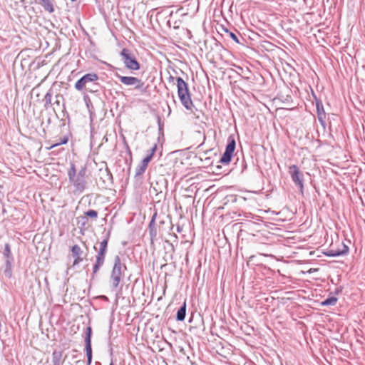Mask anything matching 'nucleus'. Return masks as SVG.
Instances as JSON below:
<instances>
[{
	"label": "nucleus",
	"mask_w": 365,
	"mask_h": 365,
	"mask_svg": "<svg viewBox=\"0 0 365 365\" xmlns=\"http://www.w3.org/2000/svg\"><path fill=\"white\" fill-rule=\"evenodd\" d=\"M51 100H52V92H51V90L50 89L45 95L44 96V98H43V101L45 102L44 103V108L46 109H48L51 106Z\"/></svg>",
	"instance_id": "20"
},
{
	"label": "nucleus",
	"mask_w": 365,
	"mask_h": 365,
	"mask_svg": "<svg viewBox=\"0 0 365 365\" xmlns=\"http://www.w3.org/2000/svg\"><path fill=\"white\" fill-rule=\"evenodd\" d=\"M165 242L168 243L170 247L173 252H175V247L173 243L170 242L169 240H165Z\"/></svg>",
	"instance_id": "29"
},
{
	"label": "nucleus",
	"mask_w": 365,
	"mask_h": 365,
	"mask_svg": "<svg viewBox=\"0 0 365 365\" xmlns=\"http://www.w3.org/2000/svg\"><path fill=\"white\" fill-rule=\"evenodd\" d=\"M349 252V247L344 242H341L339 247H330L326 252L325 255L329 257H338L341 255H346Z\"/></svg>",
	"instance_id": "12"
},
{
	"label": "nucleus",
	"mask_w": 365,
	"mask_h": 365,
	"mask_svg": "<svg viewBox=\"0 0 365 365\" xmlns=\"http://www.w3.org/2000/svg\"><path fill=\"white\" fill-rule=\"evenodd\" d=\"M105 173L108 178V180L112 181L113 180V175H112L111 172L110 171V170L108 168H106L105 170Z\"/></svg>",
	"instance_id": "27"
},
{
	"label": "nucleus",
	"mask_w": 365,
	"mask_h": 365,
	"mask_svg": "<svg viewBox=\"0 0 365 365\" xmlns=\"http://www.w3.org/2000/svg\"><path fill=\"white\" fill-rule=\"evenodd\" d=\"M337 302V298L335 297H329L321 302L322 306H334Z\"/></svg>",
	"instance_id": "21"
},
{
	"label": "nucleus",
	"mask_w": 365,
	"mask_h": 365,
	"mask_svg": "<svg viewBox=\"0 0 365 365\" xmlns=\"http://www.w3.org/2000/svg\"><path fill=\"white\" fill-rule=\"evenodd\" d=\"M186 316V301L183 302L182 306L180 307V309L177 312L176 314V319L178 321H183Z\"/></svg>",
	"instance_id": "18"
},
{
	"label": "nucleus",
	"mask_w": 365,
	"mask_h": 365,
	"mask_svg": "<svg viewBox=\"0 0 365 365\" xmlns=\"http://www.w3.org/2000/svg\"><path fill=\"white\" fill-rule=\"evenodd\" d=\"M110 238V232L106 234L105 239L100 242V247L96 256V262L93 267V275L98 272L103 265L107 253L108 243Z\"/></svg>",
	"instance_id": "5"
},
{
	"label": "nucleus",
	"mask_w": 365,
	"mask_h": 365,
	"mask_svg": "<svg viewBox=\"0 0 365 365\" xmlns=\"http://www.w3.org/2000/svg\"><path fill=\"white\" fill-rule=\"evenodd\" d=\"M38 3L49 14H52L55 11L54 0H38Z\"/></svg>",
	"instance_id": "15"
},
{
	"label": "nucleus",
	"mask_w": 365,
	"mask_h": 365,
	"mask_svg": "<svg viewBox=\"0 0 365 365\" xmlns=\"http://www.w3.org/2000/svg\"><path fill=\"white\" fill-rule=\"evenodd\" d=\"M85 217L83 219H86V217H91L93 220H96L98 217V212L94 210H89L85 212Z\"/></svg>",
	"instance_id": "23"
},
{
	"label": "nucleus",
	"mask_w": 365,
	"mask_h": 365,
	"mask_svg": "<svg viewBox=\"0 0 365 365\" xmlns=\"http://www.w3.org/2000/svg\"><path fill=\"white\" fill-rule=\"evenodd\" d=\"M289 174L294 183L297 186L301 192L303 193L304 190V175L299 170V168L296 165H292L289 167Z\"/></svg>",
	"instance_id": "8"
},
{
	"label": "nucleus",
	"mask_w": 365,
	"mask_h": 365,
	"mask_svg": "<svg viewBox=\"0 0 365 365\" xmlns=\"http://www.w3.org/2000/svg\"><path fill=\"white\" fill-rule=\"evenodd\" d=\"M177 232H181L182 231V227L180 225H177Z\"/></svg>",
	"instance_id": "30"
},
{
	"label": "nucleus",
	"mask_w": 365,
	"mask_h": 365,
	"mask_svg": "<svg viewBox=\"0 0 365 365\" xmlns=\"http://www.w3.org/2000/svg\"><path fill=\"white\" fill-rule=\"evenodd\" d=\"M125 270H126V266L121 262L119 255H115L110 276V283L112 291H117Z\"/></svg>",
	"instance_id": "4"
},
{
	"label": "nucleus",
	"mask_w": 365,
	"mask_h": 365,
	"mask_svg": "<svg viewBox=\"0 0 365 365\" xmlns=\"http://www.w3.org/2000/svg\"><path fill=\"white\" fill-rule=\"evenodd\" d=\"M87 88H92V83H89V84L87 85Z\"/></svg>",
	"instance_id": "31"
},
{
	"label": "nucleus",
	"mask_w": 365,
	"mask_h": 365,
	"mask_svg": "<svg viewBox=\"0 0 365 365\" xmlns=\"http://www.w3.org/2000/svg\"><path fill=\"white\" fill-rule=\"evenodd\" d=\"M157 216V213H154L153 215L151 220L149 223V233L150 236V239L153 241L157 236V230L155 227V217Z\"/></svg>",
	"instance_id": "16"
},
{
	"label": "nucleus",
	"mask_w": 365,
	"mask_h": 365,
	"mask_svg": "<svg viewBox=\"0 0 365 365\" xmlns=\"http://www.w3.org/2000/svg\"><path fill=\"white\" fill-rule=\"evenodd\" d=\"M110 365H114L113 362V361H111V362L110 363Z\"/></svg>",
	"instance_id": "35"
},
{
	"label": "nucleus",
	"mask_w": 365,
	"mask_h": 365,
	"mask_svg": "<svg viewBox=\"0 0 365 365\" xmlns=\"http://www.w3.org/2000/svg\"><path fill=\"white\" fill-rule=\"evenodd\" d=\"M153 157H152V154H148L142 160H141V163H143V165H146L148 167V163L150 162V160H152Z\"/></svg>",
	"instance_id": "24"
},
{
	"label": "nucleus",
	"mask_w": 365,
	"mask_h": 365,
	"mask_svg": "<svg viewBox=\"0 0 365 365\" xmlns=\"http://www.w3.org/2000/svg\"><path fill=\"white\" fill-rule=\"evenodd\" d=\"M236 143L233 138L231 136L228 138V143L225 148V151L222 154L219 163L223 165H228L233 155V153L235 150Z\"/></svg>",
	"instance_id": "9"
},
{
	"label": "nucleus",
	"mask_w": 365,
	"mask_h": 365,
	"mask_svg": "<svg viewBox=\"0 0 365 365\" xmlns=\"http://www.w3.org/2000/svg\"><path fill=\"white\" fill-rule=\"evenodd\" d=\"M127 148H128V150L129 153H130V154H131V151H130V148H129V147H128V145H127Z\"/></svg>",
	"instance_id": "33"
},
{
	"label": "nucleus",
	"mask_w": 365,
	"mask_h": 365,
	"mask_svg": "<svg viewBox=\"0 0 365 365\" xmlns=\"http://www.w3.org/2000/svg\"><path fill=\"white\" fill-rule=\"evenodd\" d=\"M175 79L177 82L178 95L181 103L187 110H192L193 103L191 99L188 84L181 77L176 78L172 76L169 77L170 82H173Z\"/></svg>",
	"instance_id": "2"
},
{
	"label": "nucleus",
	"mask_w": 365,
	"mask_h": 365,
	"mask_svg": "<svg viewBox=\"0 0 365 365\" xmlns=\"http://www.w3.org/2000/svg\"><path fill=\"white\" fill-rule=\"evenodd\" d=\"M68 141V135H65L63 136V138H61L60 139V141L58 143H56L53 145H51L49 148H48V149H52L55 147H57L60 145H63V144H66Z\"/></svg>",
	"instance_id": "22"
},
{
	"label": "nucleus",
	"mask_w": 365,
	"mask_h": 365,
	"mask_svg": "<svg viewBox=\"0 0 365 365\" xmlns=\"http://www.w3.org/2000/svg\"><path fill=\"white\" fill-rule=\"evenodd\" d=\"M92 329L87 327L85 331V349L87 357V365H91L92 362V347H91Z\"/></svg>",
	"instance_id": "10"
},
{
	"label": "nucleus",
	"mask_w": 365,
	"mask_h": 365,
	"mask_svg": "<svg viewBox=\"0 0 365 365\" xmlns=\"http://www.w3.org/2000/svg\"><path fill=\"white\" fill-rule=\"evenodd\" d=\"M120 55L126 68L132 71H138L140 69V65L132 51L124 48L122 49Z\"/></svg>",
	"instance_id": "6"
},
{
	"label": "nucleus",
	"mask_w": 365,
	"mask_h": 365,
	"mask_svg": "<svg viewBox=\"0 0 365 365\" xmlns=\"http://www.w3.org/2000/svg\"><path fill=\"white\" fill-rule=\"evenodd\" d=\"M98 80V76L95 73H89L83 76L75 83V88L77 91H82L86 88L87 91L93 93L99 90V84L96 82Z\"/></svg>",
	"instance_id": "3"
},
{
	"label": "nucleus",
	"mask_w": 365,
	"mask_h": 365,
	"mask_svg": "<svg viewBox=\"0 0 365 365\" xmlns=\"http://www.w3.org/2000/svg\"><path fill=\"white\" fill-rule=\"evenodd\" d=\"M217 168H219V169H220V168H221V166H219V165H218V166H217Z\"/></svg>",
	"instance_id": "36"
},
{
	"label": "nucleus",
	"mask_w": 365,
	"mask_h": 365,
	"mask_svg": "<svg viewBox=\"0 0 365 365\" xmlns=\"http://www.w3.org/2000/svg\"><path fill=\"white\" fill-rule=\"evenodd\" d=\"M60 99H63V97L62 95H56V101L53 104H56L57 106H60Z\"/></svg>",
	"instance_id": "26"
},
{
	"label": "nucleus",
	"mask_w": 365,
	"mask_h": 365,
	"mask_svg": "<svg viewBox=\"0 0 365 365\" xmlns=\"http://www.w3.org/2000/svg\"><path fill=\"white\" fill-rule=\"evenodd\" d=\"M173 237H174V238H175L176 240L178 238V235H177L176 234H175V233L173 234Z\"/></svg>",
	"instance_id": "32"
},
{
	"label": "nucleus",
	"mask_w": 365,
	"mask_h": 365,
	"mask_svg": "<svg viewBox=\"0 0 365 365\" xmlns=\"http://www.w3.org/2000/svg\"><path fill=\"white\" fill-rule=\"evenodd\" d=\"M72 257H73V265L78 264L83 260L82 257V255L83 253V250L80 247L79 245H75L71 247Z\"/></svg>",
	"instance_id": "14"
},
{
	"label": "nucleus",
	"mask_w": 365,
	"mask_h": 365,
	"mask_svg": "<svg viewBox=\"0 0 365 365\" xmlns=\"http://www.w3.org/2000/svg\"><path fill=\"white\" fill-rule=\"evenodd\" d=\"M316 108L318 120L320 124L325 128L326 126V112L324 109V106L322 101L316 98Z\"/></svg>",
	"instance_id": "13"
},
{
	"label": "nucleus",
	"mask_w": 365,
	"mask_h": 365,
	"mask_svg": "<svg viewBox=\"0 0 365 365\" xmlns=\"http://www.w3.org/2000/svg\"><path fill=\"white\" fill-rule=\"evenodd\" d=\"M158 123H159V127L160 128V120H158Z\"/></svg>",
	"instance_id": "34"
},
{
	"label": "nucleus",
	"mask_w": 365,
	"mask_h": 365,
	"mask_svg": "<svg viewBox=\"0 0 365 365\" xmlns=\"http://www.w3.org/2000/svg\"><path fill=\"white\" fill-rule=\"evenodd\" d=\"M115 76L119 79L120 83L128 86H133V88L141 92H145L147 87H145V83L140 78L134 76H123L118 73Z\"/></svg>",
	"instance_id": "7"
},
{
	"label": "nucleus",
	"mask_w": 365,
	"mask_h": 365,
	"mask_svg": "<svg viewBox=\"0 0 365 365\" xmlns=\"http://www.w3.org/2000/svg\"><path fill=\"white\" fill-rule=\"evenodd\" d=\"M147 169V166L140 163V164L137 166L135 169V178L137 180H141L143 178V175Z\"/></svg>",
	"instance_id": "17"
},
{
	"label": "nucleus",
	"mask_w": 365,
	"mask_h": 365,
	"mask_svg": "<svg viewBox=\"0 0 365 365\" xmlns=\"http://www.w3.org/2000/svg\"><path fill=\"white\" fill-rule=\"evenodd\" d=\"M4 256L6 259V269H5V274L10 277L11 276V262L14 260V257L12 256L11 247L9 243H6L4 246Z\"/></svg>",
	"instance_id": "11"
},
{
	"label": "nucleus",
	"mask_w": 365,
	"mask_h": 365,
	"mask_svg": "<svg viewBox=\"0 0 365 365\" xmlns=\"http://www.w3.org/2000/svg\"><path fill=\"white\" fill-rule=\"evenodd\" d=\"M156 150H157V145L154 144V145L150 150V153L149 154H152V157H153L154 153H155V152L156 151Z\"/></svg>",
	"instance_id": "28"
},
{
	"label": "nucleus",
	"mask_w": 365,
	"mask_h": 365,
	"mask_svg": "<svg viewBox=\"0 0 365 365\" xmlns=\"http://www.w3.org/2000/svg\"><path fill=\"white\" fill-rule=\"evenodd\" d=\"M230 37L236 43H240L238 36L233 32H229Z\"/></svg>",
	"instance_id": "25"
},
{
	"label": "nucleus",
	"mask_w": 365,
	"mask_h": 365,
	"mask_svg": "<svg viewBox=\"0 0 365 365\" xmlns=\"http://www.w3.org/2000/svg\"><path fill=\"white\" fill-rule=\"evenodd\" d=\"M86 166H83L80 170L76 173V165L73 163H70V168L68 170L67 174L69 182L72 185L73 189V194H81L87 187L86 182Z\"/></svg>",
	"instance_id": "1"
},
{
	"label": "nucleus",
	"mask_w": 365,
	"mask_h": 365,
	"mask_svg": "<svg viewBox=\"0 0 365 365\" xmlns=\"http://www.w3.org/2000/svg\"><path fill=\"white\" fill-rule=\"evenodd\" d=\"M61 357V351H54L52 354V362L53 365H60Z\"/></svg>",
	"instance_id": "19"
}]
</instances>
